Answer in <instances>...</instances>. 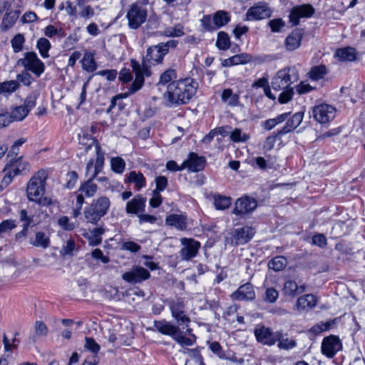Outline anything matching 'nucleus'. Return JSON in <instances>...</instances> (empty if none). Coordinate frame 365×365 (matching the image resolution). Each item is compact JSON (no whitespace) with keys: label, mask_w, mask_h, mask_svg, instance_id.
I'll return each mask as SVG.
<instances>
[{"label":"nucleus","mask_w":365,"mask_h":365,"mask_svg":"<svg viewBox=\"0 0 365 365\" xmlns=\"http://www.w3.org/2000/svg\"><path fill=\"white\" fill-rule=\"evenodd\" d=\"M198 83L190 78L171 82L163 94L165 106L171 108L188 103L195 95Z\"/></svg>","instance_id":"1"},{"label":"nucleus","mask_w":365,"mask_h":365,"mask_svg":"<svg viewBox=\"0 0 365 365\" xmlns=\"http://www.w3.org/2000/svg\"><path fill=\"white\" fill-rule=\"evenodd\" d=\"M43 171L34 175L27 183L26 194L29 200L34 201L41 206H48L52 201L49 197H43L45 191L46 177Z\"/></svg>","instance_id":"2"},{"label":"nucleus","mask_w":365,"mask_h":365,"mask_svg":"<svg viewBox=\"0 0 365 365\" xmlns=\"http://www.w3.org/2000/svg\"><path fill=\"white\" fill-rule=\"evenodd\" d=\"M110 206V201L106 196L93 200L83 210V216L86 222L97 225L100 220L108 213Z\"/></svg>","instance_id":"3"},{"label":"nucleus","mask_w":365,"mask_h":365,"mask_svg":"<svg viewBox=\"0 0 365 365\" xmlns=\"http://www.w3.org/2000/svg\"><path fill=\"white\" fill-rule=\"evenodd\" d=\"M148 4L149 0H138L129 6L126 18L128 26L130 29L136 30L145 22Z\"/></svg>","instance_id":"4"},{"label":"nucleus","mask_w":365,"mask_h":365,"mask_svg":"<svg viewBox=\"0 0 365 365\" xmlns=\"http://www.w3.org/2000/svg\"><path fill=\"white\" fill-rule=\"evenodd\" d=\"M21 156L17 159H11L9 164L6 165L3 172L5 173L1 181L0 187L3 189L6 187L13 180L16 175H26L30 171V164L24 161Z\"/></svg>","instance_id":"5"},{"label":"nucleus","mask_w":365,"mask_h":365,"mask_svg":"<svg viewBox=\"0 0 365 365\" xmlns=\"http://www.w3.org/2000/svg\"><path fill=\"white\" fill-rule=\"evenodd\" d=\"M168 304L170 308L172 317L175 319L178 326L181 327L182 329H186L185 334H190L192 329L189 328L190 319L185 311V303L182 299L178 300H168Z\"/></svg>","instance_id":"6"},{"label":"nucleus","mask_w":365,"mask_h":365,"mask_svg":"<svg viewBox=\"0 0 365 365\" xmlns=\"http://www.w3.org/2000/svg\"><path fill=\"white\" fill-rule=\"evenodd\" d=\"M297 78L295 68H285L277 71L272 79L271 86L274 91H280L289 88Z\"/></svg>","instance_id":"7"},{"label":"nucleus","mask_w":365,"mask_h":365,"mask_svg":"<svg viewBox=\"0 0 365 365\" xmlns=\"http://www.w3.org/2000/svg\"><path fill=\"white\" fill-rule=\"evenodd\" d=\"M16 65L23 66L24 69L32 72L36 78H39L45 71L44 63L38 58L34 51L26 52L24 58L17 61Z\"/></svg>","instance_id":"8"},{"label":"nucleus","mask_w":365,"mask_h":365,"mask_svg":"<svg viewBox=\"0 0 365 365\" xmlns=\"http://www.w3.org/2000/svg\"><path fill=\"white\" fill-rule=\"evenodd\" d=\"M131 64L135 78L134 81L129 85L130 93H135L143 87L145 76L148 77L151 76V71L150 70V63L145 61H143L142 66L135 61H132Z\"/></svg>","instance_id":"9"},{"label":"nucleus","mask_w":365,"mask_h":365,"mask_svg":"<svg viewBox=\"0 0 365 365\" xmlns=\"http://www.w3.org/2000/svg\"><path fill=\"white\" fill-rule=\"evenodd\" d=\"M254 334L257 342L271 346L279 339L280 331H273L269 327L257 324L254 330Z\"/></svg>","instance_id":"10"},{"label":"nucleus","mask_w":365,"mask_h":365,"mask_svg":"<svg viewBox=\"0 0 365 365\" xmlns=\"http://www.w3.org/2000/svg\"><path fill=\"white\" fill-rule=\"evenodd\" d=\"M342 348V342L339 337L331 334L323 339L321 345V352L327 358L333 359Z\"/></svg>","instance_id":"11"},{"label":"nucleus","mask_w":365,"mask_h":365,"mask_svg":"<svg viewBox=\"0 0 365 365\" xmlns=\"http://www.w3.org/2000/svg\"><path fill=\"white\" fill-rule=\"evenodd\" d=\"M336 108L331 105L322 103L312 108L314 118L321 124L328 123L335 118Z\"/></svg>","instance_id":"12"},{"label":"nucleus","mask_w":365,"mask_h":365,"mask_svg":"<svg viewBox=\"0 0 365 365\" xmlns=\"http://www.w3.org/2000/svg\"><path fill=\"white\" fill-rule=\"evenodd\" d=\"M182 248L179 256L182 260L188 261L196 257L200 248V242L193 238L183 237L180 239Z\"/></svg>","instance_id":"13"},{"label":"nucleus","mask_w":365,"mask_h":365,"mask_svg":"<svg viewBox=\"0 0 365 365\" xmlns=\"http://www.w3.org/2000/svg\"><path fill=\"white\" fill-rule=\"evenodd\" d=\"M93 179L91 175L87 180L81 184L77 191L78 194L76 197V203L79 209L82 208L85 197H92L97 192L98 187L93 182Z\"/></svg>","instance_id":"14"},{"label":"nucleus","mask_w":365,"mask_h":365,"mask_svg":"<svg viewBox=\"0 0 365 365\" xmlns=\"http://www.w3.org/2000/svg\"><path fill=\"white\" fill-rule=\"evenodd\" d=\"M272 10L266 2H258L251 6L246 13V20L257 21L267 19L272 15Z\"/></svg>","instance_id":"15"},{"label":"nucleus","mask_w":365,"mask_h":365,"mask_svg":"<svg viewBox=\"0 0 365 365\" xmlns=\"http://www.w3.org/2000/svg\"><path fill=\"white\" fill-rule=\"evenodd\" d=\"M315 13V9L312 5L309 4H304L299 6H295L292 8L289 18V22L293 26H297L299 23V19L302 18H310Z\"/></svg>","instance_id":"16"},{"label":"nucleus","mask_w":365,"mask_h":365,"mask_svg":"<svg viewBox=\"0 0 365 365\" xmlns=\"http://www.w3.org/2000/svg\"><path fill=\"white\" fill-rule=\"evenodd\" d=\"M257 207V200L248 195L238 198L235 202L232 212L236 215H244L252 213Z\"/></svg>","instance_id":"17"},{"label":"nucleus","mask_w":365,"mask_h":365,"mask_svg":"<svg viewBox=\"0 0 365 365\" xmlns=\"http://www.w3.org/2000/svg\"><path fill=\"white\" fill-rule=\"evenodd\" d=\"M150 277L149 271L139 266L133 267L131 270L123 273L122 275L124 281L133 284L141 283Z\"/></svg>","instance_id":"18"},{"label":"nucleus","mask_w":365,"mask_h":365,"mask_svg":"<svg viewBox=\"0 0 365 365\" xmlns=\"http://www.w3.org/2000/svg\"><path fill=\"white\" fill-rule=\"evenodd\" d=\"M255 233L254 229L251 227L237 228L232 232L231 243L235 245H245L252 240Z\"/></svg>","instance_id":"19"},{"label":"nucleus","mask_w":365,"mask_h":365,"mask_svg":"<svg viewBox=\"0 0 365 365\" xmlns=\"http://www.w3.org/2000/svg\"><path fill=\"white\" fill-rule=\"evenodd\" d=\"M146 197L142 195H137L130 200H128L125 205L127 214H132L138 216L145 210Z\"/></svg>","instance_id":"20"},{"label":"nucleus","mask_w":365,"mask_h":365,"mask_svg":"<svg viewBox=\"0 0 365 365\" xmlns=\"http://www.w3.org/2000/svg\"><path fill=\"white\" fill-rule=\"evenodd\" d=\"M231 297L232 299L237 301H253L256 297L253 285L250 282L240 285L231 294Z\"/></svg>","instance_id":"21"},{"label":"nucleus","mask_w":365,"mask_h":365,"mask_svg":"<svg viewBox=\"0 0 365 365\" xmlns=\"http://www.w3.org/2000/svg\"><path fill=\"white\" fill-rule=\"evenodd\" d=\"M165 51L166 49L162 48L160 44L151 46L147 48L146 55L143 61L153 65L160 63L166 55Z\"/></svg>","instance_id":"22"},{"label":"nucleus","mask_w":365,"mask_h":365,"mask_svg":"<svg viewBox=\"0 0 365 365\" xmlns=\"http://www.w3.org/2000/svg\"><path fill=\"white\" fill-rule=\"evenodd\" d=\"M185 168L191 172H200L206 165V159L203 156H199L197 153L191 152L187 159L184 161Z\"/></svg>","instance_id":"23"},{"label":"nucleus","mask_w":365,"mask_h":365,"mask_svg":"<svg viewBox=\"0 0 365 365\" xmlns=\"http://www.w3.org/2000/svg\"><path fill=\"white\" fill-rule=\"evenodd\" d=\"M302 119L303 113H296L289 119H288L285 125L282 129L274 133V137H281L282 135L292 131L301 123Z\"/></svg>","instance_id":"24"},{"label":"nucleus","mask_w":365,"mask_h":365,"mask_svg":"<svg viewBox=\"0 0 365 365\" xmlns=\"http://www.w3.org/2000/svg\"><path fill=\"white\" fill-rule=\"evenodd\" d=\"M304 36V31L301 29H296L286 38L285 46L288 51H292L298 48Z\"/></svg>","instance_id":"25"},{"label":"nucleus","mask_w":365,"mask_h":365,"mask_svg":"<svg viewBox=\"0 0 365 365\" xmlns=\"http://www.w3.org/2000/svg\"><path fill=\"white\" fill-rule=\"evenodd\" d=\"M154 327L160 333L170 336L173 339L180 333V327L178 326L171 324L165 320L155 321Z\"/></svg>","instance_id":"26"},{"label":"nucleus","mask_w":365,"mask_h":365,"mask_svg":"<svg viewBox=\"0 0 365 365\" xmlns=\"http://www.w3.org/2000/svg\"><path fill=\"white\" fill-rule=\"evenodd\" d=\"M317 298L312 294H307L299 297L296 307L299 311H308L316 307Z\"/></svg>","instance_id":"27"},{"label":"nucleus","mask_w":365,"mask_h":365,"mask_svg":"<svg viewBox=\"0 0 365 365\" xmlns=\"http://www.w3.org/2000/svg\"><path fill=\"white\" fill-rule=\"evenodd\" d=\"M357 52L351 46L336 49L334 58L340 61H354L356 59Z\"/></svg>","instance_id":"28"},{"label":"nucleus","mask_w":365,"mask_h":365,"mask_svg":"<svg viewBox=\"0 0 365 365\" xmlns=\"http://www.w3.org/2000/svg\"><path fill=\"white\" fill-rule=\"evenodd\" d=\"M165 224L178 230H185L187 226V217L184 215L170 214L166 217Z\"/></svg>","instance_id":"29"},{"label":"nucleus","mask_w":365,"mask_h":365,"mask_svg":"<svg viewBox=\"0 0 365 365\" xmlns=\"http://www.w3.org/2000/svg\"><path fill=\"white\" fill-rule=\"evenodd\" d=\"M306 287L304 285L299 286L296 282L293 280H287L285 282L283 287V294L284 296L295 297L296 296L304 292Z\"/></svg>","instance_id":"30"},{"label":"nucleus","mask_w":365,"mask_h":365,"mask_svg":"<svg viewBox=\"0 0 365 365\" xmlns=\"http://www.w3.org/2000/svg\"><path fill=\"white\" fill-rule=\"evenodd\" d=\"M125 182L134 183L135 188L138 191L146 185V180L143 173L135 170L129 173Z\"/></svg>","instance_id":"31"},{"label":"nucleus","mask_w":365,"mask_h":365,"mask_svg":"<svg viewBox=\"0 0 365 365\" xmlns=\"http://www.w3.org/2000/svg\"><path fill=\"white\" fill-rule=\"evenodd\" d=\"M96 159L94 165V171L92 174V178H96L102 171L105 160V153L102 150L99 143H96Z\"/></svg>","instance_id":"32"},{"label":"nucleus","mask_w":365,"mask_h":365,"mask_svg":"<svg viewBox=\"0 0 365 365\" xmlns=\"http://www.w3.org/2000/svg\"><path fill=\"white\" fill-rule=\"evenodd\" d=\"M19 14L20 11L18 10L11 11L6 13L1 24L2 30L7 31L11 28L18 19Z\"/></svg>","instance_id":"33"},{"label":"nucleus","mask_w":365,"mask_h":365,"mask_svg":"<svg viewBox=\"0 0 365 365\" xmlns=\"http://www.w3.org/2000/svg\"><path fill=\"white\" fill-rule=\"evenodd\" d=\"M231 19V16L228 11L220 10L213 14V21L216 26V30L227 24Z\"/></svg>","instance_id":"34"},{"label":"nucleus","mask_w":365,"mask_h":365,"mask_svg":"<svg viewBox=\"0 0 365 365\" xmlns=\"http://www.w3.org/2000/svg\"><path fill=\"white\" fill-rule=\"evenodd\" d=\"M83 69L88 72H93L97 68L93 54L91 52H86L82 60Z\"/></svg>","instance_id":"35"},{"label":"nucleus","mask_w":365,"mask_h":365,"mask_svg":"<svg viewBox=\"0 0 365 365\" xmlns=\"http://www.w3.org/2000/svg\"><path fill=\"white\" fill-rule=\"evenodd\" d=\"M177 78L176 71L173 68H168L160 75L158 85L165 86L168 83L169 84L174 81H178Z\"/></svg>","instance_id":"36"},{"label":"nucleus","mask_w":365,"mask_h":365,"mask_svg":"<svg viewBox=\"0 0 365 365\" xmlns=\"http://www.w3.org/2000/svg\"><path fill=\"white\" fill-rule=\"evenodd\" d=\"M287 264V259L283 256H277L272 258L268 262V267L270 269H273L275 272H279L286 267Z\"/></svg>","instance_id":"37"},{"label":"nucleus","mask_w":365,"mask_h":365,"mask_svg":"<svg viewBox=\"0 0 365 365\" xmlns=\"http://www.w3.org/2000/svg\"><path fill=\"white\" fill-rule=\"evenodd\" d=\"M31 244L35 247L46 249L50 246V239L44 232H37L35 235V240L31 241Z\"/></svg>","instance_id":"38"},{"label":"nucleus","mask_w":365,"mask_h":365,"mask_svg":"<svg viewBox=\"0 0 365 365\" xmlns=\"http://www.w3.org/2000/svg\"><path fill=\"white\" fill-rule=\"evenodd\" d=\"M105 232V229L103 227H96L90 232L88 237L89 245L92 246H97L102 242L101 235Z\"/></svg>","instance_id":"39"},{"label":"nucleus","mask_w":365,"mask_h":365,"mask_svg":"<svg viewBox=\"0 0 365 365\" xmlns=\"http://www.w3.org/2000/svg\"><path fill=\"white\" fill-rule=\"evenodd\" d=\"M289 115L288 113H284L277 115L274 118H269L263 123V128L267 130H270L274 128L277 125L284 122L287 120Z\"/></svg>","instance_id":"40"},{"label":"nucleus","mask_w":365,"mask_h":365,"mask_svg":"<svg viewBox=\"0 0 365 365\" xmlns=\"http://www.w3.org/2000/svg\"><path fill=\"white\" fill-rule=\"evenodd\" d=\"M216 46L220 50L226 51L230 46V41L228 34L225 31H220L217 34Z\"/></svg>","instance_id":"41"},{"label":"nucleus","mask_w":365,"mask_h":365,"mask_svg":"<svg viewBox=\"0 0 365 365\" xmlns=\"http://www.w3.org/2000/svg\"><path fill=\"white\" fill-rule=\"evenodd\" d=\"M327 69L326 66L320 65L317 66H314L310 70L309 75V78L314 81H318L324 78V76L327 74Z\"/></svg>","instance_id":"42"},{"label":"nucleus","mask_w":365,"mask_h":365,"mask_svg":"<svg viewBox=\"0 0 365 365\" xmlns=\"http://www.w3.org/2000/svg\"><path fill=\"white\" fill-rule=\"evenodd\" d=\"M35 334L30 337L34 343L36 341V336H45L48 334V327L45 323L41 321H36L34 326Z\"/></svg>","instance_id":"43"},{"label":"nucleus","mask_w":365,"mask_h":365,"mask_svg":"<svg viewBox=\"0 0 365 365\" xmlns=\"http://www.w3.org/2000/svg\"><path fill=\"white\" fill-rule=\"evenodd\" d=\"M36 47L43 58L49 56L48 51L51 47L50 41L46 38H40L37 41Z\"/></svg>","instance_id":"44"},{"label":"nucleus","mask_w":365,"mask_h":365,"mask_svg":"<svg viewBox=\"0 0 365 365\" xmlns=\"http://www.w3.org/2000/svg\"><path fill=\"white\" fill-rule=\"evenodd\" d=\"M209 348L212 352L220 359H230V352L223 351L221 345L217 341L208 342Z\"/></svg>","instance_id":"45"},{"label":"nucleus","mask_w":365,"mask_h":365,"mask_svg":"<svg viewBox=\"0 0 365 365\" xmlns=\"http://www.w3.org/2000/svg\"><path fill=\"white\" fill-rule=\"evenodd\" d=\"M214 204L217 210H225L231 205V197L220 195H215L214 197Z\"/></svg>","instance_id":"46"},{"label":"nucleus","mask_w":365,"mask_h":365,"mask_svg":"<svg viewBox=\"0 0 365 365\" xmlns=\"http://www.w3.org/2000/svg\"><path fill=\"white\" fill-rule=\"evenodd\" d=\"M111 170L118 174L123 173L125 168V162L120 157H113L110 160Z\"/></svg>","instance_id":"47"},{"label":"nucleus","mask_w":365,"mask_h":365,"mask_svg":"<svg viewBox=\"0 0 365 365\" xmlns=\"http://www.w3.org/2000/svg\"><path fill=\"white\" fill-rule=\"evenodd\" d=\"M280 331V336L279 337V339L277 340L278 344L277 346L280 349H284V350H289L294 348L297 346V342L295 340L289 339V338H284L283 334L282 331Z\"/></svg>","instance_id":"48"},{"label":"nucleus","mask_w":365,"mask_h":365,"mask_svg":"<svg viewBox=\"0 0 365 365\" xmlns=\"http://www.w3.org/2000/svg\"><path fill=\"white\" fill-rule=\"evenodd\" d=\"M19 87L17 81L11 80L0 83V95L5 93H13Z\"/></svg>","instance_id":"49"},{"label":"nucleus","mask_w":365,"mask_h":365,"mask_svg":"<svg viewBox=\"0 0 365 365\" xmlns=\"http://www.w3.org/2000/svg\"><path fill=\"white\" fill-rule=\"evenodd\" d=\"M25 43V38L22 34H18L14 36L11 41V47L14 53H19L22 51Z\"/></svg>","instance_id":"50"},{"label":"nucleus","mask_w":365,"mask_h":365,"mask_svg":"<svg viewBox=\"0 0 365 365\" xmlns=\"http://www.w3.org/2000/svg\"><path fill=\"white\" fill-rule=\"evenodd\" d=\"M79 143L85 145V150L87 152L93 145L96 146V143H98L96 140L92 138L91 135L88 133H83V134H79Z\"/></svg>","instance_id":"51"},{"label":"nucleus","mask_w":365,"mask_h":365,"mask_svg":"<svg viewBox=\"0 0 365 365\" xmlns=\"http://www.w3.org/2000/svg\"><path fill=\"white\" fill-rule=\"evenodd\" d=\"M29 114L28 110L25 108V107H23L22 106H17L15 108L13 109L11 111L10 115L11 117V119L13 122L14 120H22L24 119L26 115Z\"/></svg>","instance_id":"52"},{"label":"nucleus","mask_w":365,"mask_h":365,"mask_svg":"<svg viewBox=\"0 0 365 365\" xmlns=\"http://www.w3.org/2000/svg\"><path fill=\"white\" fill-rule=\"evenodd\" d=\"M16 81L23 83L24 86H29L34 81V78L29 71L24 69L21 73L16 76Z\"/></svg>","instance_id":"53"},{"label":"nucleus","mask_w":365,"mask_h":365,"mask_svg":"<svg viewBox=\"0 0 365 365\" xmlns=\"http://www.w3.org/2000/svg\"><path fill=\"white\" fill-rule=\"evenodd\" d=\"M201 26L207 31H214L216 30V26L213 21V16L211 15H204L200 20Z\"/></svg>","instance_id":"54"},{"label":"nucleus","mask_w":365,"mask_h":365,"mask_svg":"<svg viewBox=\"0 0 365 365\" xmlns=\"http://www.w3.org/2000/svg\"><path fill=\"white\" fill-rule=\"evenodd\" d=\"M26 142V139L24 138H21L16 140L14 144L11 145L10 150L7 154V158H10L11 159H16V157L19 154V148Z\"/></svg>","instance_id":"55"},{"label":"nucleus","mask_w":365,"mask_h":365,"mask_svg":"<svg viewBox=\"0 0 365 365\" xmlns=\"http://www.w3.org/2000/svg\"><path fill=\"white\" fill-rule=\"evenodd\" d=\"M279 297V292L274 287H269L266 289L263 300L268 303H274Z\"/></svg>","instance_id":"56"},{"label":"nucleus","mask_w":365,"mask_h":365,"mask_svg":"<svg viewBox=\"0 0 365 365\" xmlns=\"http://www.w3.org/2000/svg\"><path fill=\"white\" fill-rule=\"evenodd\" d=\"M272 32L278 33L285 26V22L282 19H272L268 22Z\"/></svg>","instance_id":"57"},{"label":"nucleus","mask_w":365,"mask_h":365,"mask_svg":"<svg viewBox=\"0 0 365 365\" xmlns=\"http://www.w3.org/2000/svg\"><path fill=\"white\" fill-rule=\"evenodd\" d=\"M232 62L235 65L245 64L252 60L251 55L247 53H242L240 54L235 55L232 56Z\"/></svg>","instance_id":"58"},{"label":"nucleus","mask_w":365,"mask_h":365,"mask_svg":"<svg viewBox=\"0 0 365 365\" xmlns=\"http://www.w3.org/2000/svg\"><path fill=\"white\" fill-rule=\"evenodd\" d=\"M86 343L84 345L85 349L91 351L93 354L98 353L100 350L99 344L92 337H86Z\"/></svg>","instance_id":"59"},{"label":"nucleus","mask_w":365,"mask_h":365,"mask_svg":"<svg viewBox=\"0 0 365 365\" xmlns=\"http://www.w3.org/2000/svg\"><path fill=\"white\" fill-rule=\"evenodd\" d=\"M16 227L15 220H5L0 223V233H6L11 231Z\"/></svg>","instance_id":"60"},{"label":"nucleus","mask_w":365,"mask_h":365,"mask_svg":"<svg viewBox=\"0 0 365 365\" xmlns=\"http://www.w3.org/2000/svg\"><path fill=\"white\" fill-rule=\"evenodd\" d=\"M283 91L279 94L278 101L281 103H286L289 102L294 94L293 88L289 87L285 89H282Z\"/></svg>","instance_id":"61"},{"label":"nucleus","mask_w":365,"mask_h":365,"mask_svg":"<svg viewBox=\"0 0 365 365\" xmlns=\"http://www.w3.org/2000/svg\"><path fill=\"white\" fill-rule=\"evenodd\" d=\"M155 182L156 184V187L153 191L160 193L166 188L168 183V178L165 176L163 175L156 177Z\"/></svg>","instance_id":"62"},{"label":"nucleus","mask_w":365,"mask_h":365,"mask_svg":"<svg viewBox=\"0 0 365 365\" xmlns=\"http://www.w3.org/2000/svg\"><path fill=\"white\" fill-rule=\"evenodd\" d=\"M37 94L36 93H32L29 96H28L24 100L23 107H25L28 112L31 110V108L35 107L36 104Z\"/></svg>","instance_id":"63"},{"label":"nucleus","mask_w":365,"mask_h":365,"mask_svg":"<svg viewBox=\"0 0 365 365\" xmlns=\"http://www.w3.org/2000/svg\"><path fill=\"white\" fill-rule=\"evenodd\" d=\"M58 225L65 230L71 231L76 227L74 222H71L66 216L61 217L58 220Z\"/></svg>","instance_id":"64"}]
</instances>
